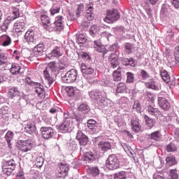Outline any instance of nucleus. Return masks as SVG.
Instances as JSON below:
<instances>
[{
	"mask_svg": "<svg viewBox=\"0 0 179 179\" xmlns=\"http://www.w3.org/2000/svg\"><path fill=\"white\" fill-rule=\"evenodd\" d=\"M9 79V75L8 73H0V84L6 82Z\"/></svg>",
	"mask_w": 179,
	"mask_h": 179,
	"instance_id": "obj_58",
	"label": "nucleus"
},
{
	"mask_svg": "<svg viewBox=\"0 0 179 179\" xmlns=\"http://www.w3.org/2000/svg\"><path fill=\"white\" fill-rule=\"evenodd\" d=\"M10 113V110L8 106H2L0 109V114L1 115H8Z\"/></svg>",
	"mask_w": 179,
	"mask_h": 179,
	"instance_id": "obj_49",
	"label": "nucleus"
},
{
	"mask_svg": "<svg viewBox=\"0 0 179 179\" xmlns=\"http://www.w3.org/2000/svg\"><path fill=\"white\" fill-rule=\"evenodd\" d=\"M22 56L24 58H30V55H31V52L27 49L22 50L21 51Z\"/></svg>",
	"mask_w": 179,
	"mask_h": 179,
	"instance_id": "obj_56",
	"label": "nucleus"
},
{
	"mask_svg": "<svg viewBox=\"0 0 179 179\" xmlns=\"http://www.w3.org/2000/svg\"><path fill=\"white\" fill-rule=\"evenodd\" d=\"M69 171V166L65 162L59 164L58 173L56 176L57 179L65 178L68 176Z\"/></svg>",
	"mask_w": 179,
	"mask_h": 179,
	"instance_id": "obj_7",
	"label": "nucleus"
},
{
	"mask_svg": "<svg viewBox=\"0 0 179 179\" xmlns=\"http://www.w3.org/2000/svg\"><path fill=\"white\" fill-rule=\"evenodd\" d=\"M0 43L3 44V47H8V45H10L12 39L8 35H2L0 37Z\"/></svg>",
	"mask_w": 179,
	"mask_h": 179,
	"instance_id": "obj_25",
	"label": "nucleus"
},
{
	"mask_svg": "<svg viewBox=\"0 0 179 179\" xmlns=\"http://www.w3.org/2000/svg\"><path fill=\"white\" fill-rule=\"evenodd\" d=\"M76 139L78 141L80 146H86L87 142H89V138L80 131L77 132Z\"/></svg>",
	"mask_w": 179,
	"mask_h": 179,
	"instance_id": "obj_13",
	"label": "nucleus"
},
{
	"mask_svg": "<svg viewBox=\"0 0 179 179\" xmlns=\"http://www.w3.org/2000/svg\"><path fill=\"white\" fill-rule=\"evenodd\" d=\"M26 29V24L24 21H17L14 24V30L15 33H22V31H24Z\"/></svg>",
	"mask_w": 179,
	"mask_h": 179,
	"instance_id": "obj_20",
	"label": "nucleus"
},
{
	"mask_svg": "<svg viewBox=\"0 0 179 179\" xmlns=\"http://www.w3.org/2000/svg\"><path fill=\"white\" fill-rule=\"evenodd\" d=\"M158 104L159 107H161V108H162V110H164L165 111L170 110V107H171L169 101L162 96H159L158 98Z\"/></svg>",
	"mask_w": 179,
	"mask_h": 179,
	"instance_id": "obj_17",
	"label": "nucleus"
},
{
	"mask_svg": "<svg viewBox=\"0 0 179 179\" xmlns=\"http://www.w3.org/2000/svg\"><path fill=\"white\" fill-rule=\"evenodd\" d=\"M57 73H58V66H57V63L55 62H50L43 71L45 81L49 87L54 83V78H52V76H57Z\"/></svg>",
	"mask_w": 179,
	"mask_h": 179,
	"instance_id": "obj_1",
	"label": "nucleus"
},
{
	"mask_svg": "<svg viewBox=\"0 0 179 179\" xmlns=\"http://www.w3.org/2000/svg\"><path fill=\"white\" fill-rule=\"evenodd\" d=\"M114 179H126L127 178V172L120 171L117 173H115L113 176Z\"/></svg>",
	"mask_w": 179,
	"mask_h": 179,
	"instance_id": "obj_44",
	"label": "nucleus"
},
{
	"mask_svg": "<svg viewBox=\"0 0 179 179\" xmlns=\"http://www.w3.org/2000/svg\"><path fill=\"white\" fill-rule=\"evenodd\" d=\"M65 19L62 15H59L55 17V22L51 25L52 31H62L64 30V22Z\"/></svg>",
	"mask_w": 179,
	"mask_h": 179,
	"instance_id": "obj_8",
	"label": "nucleus"
},
{
	"mask_svg": "<svg viewBox=\"0 0 179 179\" xmlns=\"http://www.w3.org/2000/svg\"><path fill=\"white\" fill-rule=\"evenodd\" d=\"M109 62H110V66L112 68H117L120 65L118 62V55L117 52H113L108 57Z\"/></svg>",
	"mask_w": 179,
	"mask_h": 179,
	"instance_id": "obj_18",
	"label": "nucleus"
},
{
	"mask_svg": "<svg viewBox=\"0 0 179 179\" xmlns=\"http://www.w3.org/2000/svg\"><path fill=\"white\" fill-rule=\"evenodd\" d=\"M13 13L14 16L10 15V16L7 17H12V21L15 20V19H17V17H19V16H20V13L19 12L18 8H15L13 11Z\"/></svg>",
	"mask_w": 179,
	"mask_h": 179,
	"instance_id": "obj_52",
	"label": "nucleus"
},
{
	"mask_svg": "<svg viewBox=\"0 0 179 179\" xmlns=\"http://www.w3.org/2000/svg\"><path fill=\"white\" fill-rule=\"evenodd\" d=\"M146 111L148 115H150L151 117H155V118H157L159 115H162V112L159 110V108H155L152 106V105H149L147 106Z\"/></svg>",
	"mask_w": 179,
	"mask_h": 179,
	"instance_id": "obj_15",
	"label": "nucleus"
},
{
	"mask_svg": "<svg viewBox=\"0 0 179 179\" xmlns=\"http://www.w3.org/2000/svg\"><path fill=\"white\" fill-rule=\"evenodd\" d=\"M126 65H129L130 66H136V62L131 57L125 59Z\"/></svg>",
	"mask_w": 179,
	"mask_h": 179,
	"instance_id": "obj_51",
	"label": "nucleus"
},
{
	"mask_svg": "<svg viewBox=\"0 0 179 179\" xmlns=\"http://www.w3.org/2000/svg\"><path fill=\"white\" fill-rule=\"evenodd\" d=\"M131 129L134 132L138 134V132H141V129L142 126H141V122H139V120L138 117H132L131 120Z\"/></svg>",
	"mask_w": 179,
	"mask_h": 179,
	"instance_id": "obj_14",
	"label": "nucleus"
},
{
	"mask_svg": "<svg viewBox=\"0 0 179 179\" xmlns=\"http://www.w3.org/2000/svg\"><path fill=\"white\" fill-rule=\"evenodd\" d=\"M127 83H134L135 80V76L131 72L127 73Z\"/></svg>",
	"mask_w": 179,
	"mask_h": 179,
	"instance_id": "obj_46",
	"label": "nucleus"
},
{
	"mask_svg": "<svg viewBox=\"0 0 179 179\" xmlns=\"http://www.w3.org/2000/svg\"><path fill=\"white\" fill-rule=\"evenodd\" d=\"M8 94L12 96V97H15V96H20V91H19L17 87H13L9 90Z\"/></svg>",
	"mask_w": 179,
	"mask_h": 179,
	"instance_id": "obj_41",
	"label": "nucleus"
},
{
	"mask_svg": "<svg viewBox=\"0 0 179 179\" xmlns=\"http://www.w3.org/2000/svg\"><path fill=\"white\" fill-rule=\"evenodd\" d=\"M18 149L21 150V152H30V150L33 149V143L30 140L20 141Z\"/></svg>",
	"mask_w": 179,
	"mask_h": 179,
	"instance_id": "obj_10",
	"label": "nucleus"
},
{
	"mask_svg": "<svg viewBox=\"0 0 179 179\" xmlns=\"http://www.w3.org/2000/svg\"><path fill=\"white\" fill-rule=\"evenodd\" d=\"M77 41L78 44H83V43L87 41V38L85 34H80L77 38Z\"/></svg>",
	"mask_w": 179,
	"mask_h": 179,
	"instance_id": "obj_47",
	"label": "nucleus"
},
{
	"mask_svg": "<svg viewBox=\"0 0 179 179\" xmlns=\"http://www.w3.org/2000/svg\"><path fill=\"white\" fill-rule=\"evenodd\" d=\"M171 179H178V171L175 169L170 170Z\"/></svg>",
	"mask_w": 179,
	"mask_h": 179,
	"instance_id": "obj_50",
	"label": "nucleus"
},
{
	"mask_svg": "<svg viewBox=\"0 0 179 179\" xmlns=\"http://www.w3.org/2000/svg\"><path fill=\"white\" fill-rule=\"evenodd\" d=\"M44 52V44L39 43L34 48V55L36 57H41Z\"/></svg>",
	"mask_w": 179,
	"mask_h": 179,
	"instance_id": "obj_23",
	"label": "nucleus"
},
{
	"mask_svg": "<svg viewBox=\"0 0 179 179\" xmlns=\"http://www.w3.org/2000/svg\"><path fill=\"white\" fill-rule=\"evenodd\" d=\"M68 149L71 152H75L78 149V144L75 141H73L69 144Z\"/></svg>",
	"mask_w": 179,
	"mask_h": 179,
	"instance_id": "obj_54",
	"label": "nucleus"
},
{
	"mask_svg": "<svg viewBox=\"0 0 179 179\" xmlns=\"http://www.w3.org/2000/svg\"><path fill=\"white\" fill-rule=\"evenodd\" d=\"M87 127L90 129H92L94 132H99V127H97V122L93 119H90L87 121Z\"/></svg>",
	"mask_w": 179,
	"mask_h": 179,
	"instance_id": "obj_26",
	"label": "nucleus"
},
{
	"mask_svg": "<svg viewBox=\"0 0 179 179\" xmlns=\"http://www.w3.org/2000/svg\"><path fill=\"white\" fill-rule=\"evenodd\" d=\"M8 65V56L5 53L0 52V66H6Z\"/></svg>",
	"mask_w": 179,
	"mask_h": 179,
	"instance_id": "obj_35",
	"label": "nucleus"
},
{
	"mask_svg": "<svg viewBox=\"0 0 179 179\" xmlns=\"http://www.w3.org/2000/svg\"><path fill=\"white\" fill-rule=\"evenodd\" d=\"M99 147L103 152H107L111 149V143L108 141H101L99 144Z\"/></svg>",
	"mask_w": 179,
	"mask_h": 179,
	"instance_id": "obj_29",
	"label": "nucleus"
},
{
	"mask_svg": "<svg viewBox=\"0 0 179 179\" xmlns=\"http://www.w3.org/2000/svg\"><path fill=\"white\" fill-rule=\"evenodd\" d=\"M86 11L85 13H93L94 8L93 3H90L86 6Z\"/></svg>",
	"mask_w": 179,
	"mask_h": 179,
	"instance_id": "obj_63",
	"label": "nucleus"
},
{
	"mask_svg": "<svg viewBox=\"0 0 179 179\" xmlns=\"http://www.w3.org/2000/svg\"><path fill=\"white\" fill-rule=\"evenodd\" d=\"M10 72L12 75H22V73H23V71H22V69L19 64H13Z\"/></svg>",
	"mask_w": 179,
	"mask_h": 179,
	"instance_id": "obj_24",
	"label": "nucleus"
},
{
	"mask_svg": "<svg viewBox=\"0 0 179 179\" xmlns=\"http://www.w3.org/2000/svg\"><path fill=\"white\" fill-rule=\"evenodd\" d=\"M161 76L165 83H170V76L166 70H163L162 71H161Z\"/></svg>",
	"mask_w": 179,
	"mask_h": 179,
	"instance_id": "obj_42",
	"label": "nucleus"
},
{
	"mask_svg": "<svg viewBox=\"0 0 179 179\" xmlns=\"http://www.w3.org/2000/svg\"><path fill=\"white\" fill-rule=\"evenodd\" d=\"M61 10V7L59 6H53L51 9H50V15H52V16H54V15H55V13H59V10Z\"/></svg>",
	"mask_w": 179,
	"mask_h": 179,
	"instance_id": "obj_60",
	"label": "nucleus"
},
{
	"mask_svg": "<svg viewBox=\"0 0 179 179\" xmlns=\"http://www.w3.org/2000/svg\"><path fill=\"white\" fill-rule=\"evenodd\" d=\"M141 76L143 80H146V79H149V78H150V75H149V73L145 70L141 71Z\"/></svg>",
	"mask_w": 179,
	"mask_h": 179,
	"instance_id": "obj_57",
	"label": "nucleus"
},
{
	"mask_svg": "<svg viewBox=\"0 0 179 179\" xmlns=\"http://www.w3.org/2000/svg\"><path fill=\"white\" fill-rule=\"evenodd\" d=\"M170 6L167 4H164L161 9V13H164V15H167L169 13V9Z\"/></svg>",
	"mask_w": 179,
	"mask_h": 179,
	"instance_id": "obj_61",
	"label": "nucleus"
},
{
	"mask_svg": "<svg viewBox=\"0 0 179 179\" xmlns=\"http://www.w3.org/2000/svg\"><path fill=\"white\" fill-rule=\"evenodd\" d=\"M5 138L8 146H10V142L13 139V131H8L5 136Z\"/></svg>",
	"mask_w": 179,
	"mask_h": 179,
	"instance_id": "obj_45",
	"label": "nucleus"
},
{
	"mask_svg": "<svg viewBox=\"0 0 179 179\" xmlns=\"http://www.w3.org/2000/svg\"><path fill=\"white\" fill-rule=\"evenodd\" d=\"M43 164H44V158L43 157H38L35 165L40 169V167H43Z\"/></svg>",
	"mask_w": 179,
	"mask_h": 179,
	"instance_id": "obj_48",
	"label": "nucleus"
},
{
	"mask_svg": "<svg viewBox=\"0 0 179 179\" xmlns=\"http://www.w3.org/2000/svg\"><path fill=\"white\" fill-rule=\"evenodd\" d=\"M59 129L64 133L71 132L73 129V122L71 117H68V114H64L63 123L59 127Z\"/></svg>",
	"mask_w": 179,
	"mask_h": 179,
	"instance_id": "obj_3",
	"label": "nucleus"
},
{
	"mask_svg": "<svg viewBox=\"0 0 179 179\" xmlns=\"http://www.w3.org/2000/svg\"><path fill=\"white\" fill-rule=\"evenodd\" d=\"M81 72L85 75H92V73H94V69L83 63L81 64Z\"/></svg>",
	"mask_w": 179,
	"mask_h": 179,
	"instance_id": "obj_22",
	"label": "nucleus"
},
{
	"mask_svg": "<svg viewBox=\"0 0 179 179\" xmlns=\"http://www.w3.org/2000/svg\"><path fill=\"white\" fill-rule=\"evenodd\" d=\"M106 164L109 170H117L120 167V160L115 155H110L108 157Z\"/></svg>",
	"mask_w": 179,
	"mask_h": 179,
	"instance_id": "obj_5",
	"label": "nucleus"
},
{
	"mask_svg": "<svg viewBox=\"0 0 179 179\" xmlns=\"http://www.w3.org/2000/svg\"><path fill=\"white\" fill-rule=\"evenodd\" d=\"M73 118H74L77 122H80V121H82V115H80V113H74Z\"/></svg>",
	"mask_w": 179,
	"mask_h": 179,
	"instance_id": "obj_64",
	"label": "nucleus"
},
{
	"mask_svg": "<svg viewBox=\"0 0 179 179\" xmlns=\"http://www.w3.org/2000/svg\"><path fill=\"white\" fill-rule=\"evenodd\" d=\"M61 47L55 46L51 51V52L46 55L48 59H55V58H59L62 57V50Z\"/></svg>",
	"mask_w": 179,
	"mask_h": 179,
	"instance_id": "obj_11",
	"label": "nucleus"
},
{
	"mask_svg": "<svg viewBox=\"0 0 179 179\" xmlns=\"http://www.w3.org/2000/svg\"><path fill=\"white\" fill-rule=\"evenodd\" d=\"M100 31V27L97 25H92L90 28V34L92 37H96L97 34H99V32Z\"/></svg>",
	"mask_w": 179,
	"mask_h": 179,
	"instance_id": "obj_30",
	"label": "nucleus"
},
{
	"mask_svg": "<svg viewBox=\"0 0 179 179\" xmlns=\"http://www.w3.org/2000/svg\"><path fill=\"white\" fill-rule=\"evenodd\" d=\"M66 92H67V96H69V97H72L75 96V90L72 87H68L66 88Z\"/></svg>",
	"mask_w": 179,
	"mask_h": 179,
	"instance_id": "obj_59",
	"label": "nucleus"
},
{
	"mask_svg": "<svg viewBox=\"0 0 179 179\" xmlns=\"http://www.w3.org/2000/svg\"><path fill=\"white\" fill-rule=\"evenodd\" d=\"M113 80L115 82H120L122 77L121 76V69H117V71H115L113 73Z\"/></svg>",
	"mask_w": 179,
	"mask_h": 179,
	"instance_id": "obj_36",
	"label": "nucleus"
},
{
	"mask_svg": "<svg viewBox=\"0 0 179 179\" xmlns=\"http://www.w3.org/2000/svg\"><path fill=\"white\" fill-rule=\"evenodd\" d=\"M120 15L118 10L113 9L108 10L106 13V17L104 18V22L106 23H114V22H117L118 19H120Z\"/></svg>",
	"mask_w": 179,
	"mask_h": 179,
	"instance_id": "obj_4",
	"label": "nucleus"
},
{
	"mask_svg": "<svg viewBox=\"0 0 179 179\" xmlns=\"http://www.w3.org/2000/svg\"><path fill=\"white\" fill-rule=\"evenodd\" d=\"M87 171L94 177H97L100 174V169L97 166L90 167L87 169Z\"/></svg>",
	"mask_w": 179,
	"mask_h": 179,
	"instance_id": "obj_34",
	"label": "nucleus"
},
{
	"mask_svg": "<svg viewBox=\"0 0 179 179\" xmlns=\"http://www.w3.org/2000/svg\"><path fill=\"white\" fill-rule=\"evenodd\" d=\"M78 78V71L75 69L69 71L64 76L62 77V80L64 83H73L76 82Z\"/></svg>",
	"mask_w": 179,
	"mask_h": 179,
	"instance_id": "obj_6",
	"label": "nucleus"
},
{
	"mask_svg": "<svg viewBox=\"0 0 179 179\" xmlns=\"http://www.w3.org/2000/svg\"><path fill=\"white\" fill-rule=\"evenodd\" d=\"M41 19L44 29H45L48 31H52V29L50 28L51 26V24H50V17H48L47 15H42Z\"/></svg>",
	"mask_w": 179,
	"mask_h": 179,
	"instance_id": "obj_19",
	"label": "nucleus"
},
{
	"mask_svg": "<svg viewBox=\"0 0 179 179\" xmlns=\"http://www.w3.org/2000/svg\"><path fill=\"white\" fill-rule=\"evenodd\" d=\"M6 164L11 166V168H10V170H15V168L16 167V163L15 162V160L10 159L9 161H7Z\"/></svg>",
	"mask_w": 179,
	"mask_h": 179,
	"instance_id": "obj_62",
	"label": "nucleus"
},
{
	"mask_svg": "<svg viewBox=\"0 0 179 179\" xmlns=\"http://www.w3.org/2000/svg\"><path fill=\"white\" fill-rule=\"evenodd\" d=\"M127 92V86L124 83H120L116 88V93H125Z\"/></svg>",
	"mask_w": 179,
	"mask_h": 179,
	"instance_id": "obj_38",
	"label": "nucleus"
},
{
	"mask_svg": "<svg viewBox=\"0 0 179 179\" xmlns=\"http://www.w3.org/2000/svg\"><path fill=\"white\" fill-rule=\"evenodd\" d=\"M83 159L86 164H90V163H93L96 160V157H94V154L88 152L85 155Z\"/></svg>",
	"mask_w": 179,
	"mask_h": 179,
	"instance_id": "obj_28",
	"label": "nucleus"
},
{
	"mask_svg": "<svg viewBox=\"0 0 179 179\" xmlns=\"http://www.w3.org/2000/svg\"><path fill=\"white\" fill-rule=\"evenodd\" d=\"M166 150L167 152H176V150H177V147L174 143H171L166 146Z\"/></svg>",
	"mask_w": 179,
	"mask_h": 179,
	"instance_id": "obj_55",
	"label": "nucleus"
},
{
	"mask_svg": "<svg viewBox=\"0 0 179 179\" xmlns=\"http://www.w3.org/2000/svg\"><path fill=\"white\" fill-rule=\"evenodd\" d=\"M24 129L26 132H28V134H33L36 132V126L31 123H29L25 125Z\"/></svg>",
	"mask_w": 179,
	"mask_h": 179,
	"instance_id": "obj_37",
	"label": "nucleus"
},
{
	"mask_svg": "<svg viewBox=\"0 0 179 179\" xmlns=\"http://www.w3.org/2000/svg\"><path fill=\"white\" fill-rule=\"evenodd\" d=\"M89 96L92 100H94L102 108L108 106V99L106 98L107 96L106 92H100L98 90H95L90 92Z\"/></svg>",
	"mask_w": 179,
	"mask_h": 179,
	"instance_id": "obj_2",
	"label": "nucleus"
},
{
	"mask_svg": "<svg viewBox=\"0 0 179 179\" xmlns=\"http://www.w3.org/2000/svg\"><path fill=\"white\" fill-rule=\"evenodd\" d=\"M31 86L34 87L35 92L37 93L38 96L41 98L44 97V94H45V92L44 91V88H43V85L38 83H31Z\"/></svg>",
	"mask_w": 179,
	"mask_h": 179,
	"instance_id": "obj_16",
	"label": "nucleus"
},
{
	"mask_svg": "<svg viewBox=\"0 0 179 179\" xmlns=\"http://www.w3.org/2000/svg\"><path fill=\"white\" fill-rule=\"evenodd\" d=\"M95 50H96L98 52H102L103 55H105V54H107V52H108V50H107V49H106V48L103 45L95 48Z\"/></svg>",
	"mask_w": 179,
	"mask_h": 179,
	"instance_id": "obj_53",
	"label": "nucleus"
},
{
	"mask_svg": "<svg viewBox=\"0 0 179 179\" xmlns=\"http://www.w3.org/2000/svg\"><path fill=\"white\" fill-rule=\"evenodd\" d=\"M175 164H177V160L176 159V157H174V155H169L166 158V167H171V166H175Z\"/></svg>",
	"mask_w": 179,
	"mask_h": 179,
	"instance_id": "obj_27",
	"label": "nucleus"
},
{
	"mask_svg": "<svg viewBox=\"0 0 179 179\" xmlns=\"http://www.w3.org/2000/svg\"><path fill=\"white\" fill-rule=\"evenodd\" d=\"M41 132L44 139H50L54 136V130L51 127H41Z\"/></svg>",
	"mask_w": 179,
	"mask_h": 179,
	"instance_id": "obj_12",
	"label": "nucleus"
},
{
	"mask_svg": "<svg viewBox=\"0 0 179 179\" xmlns=\"http://www.w3.org/2000/svg\"><path fill=\"white\" fill-rule=\"evenodd\" d=\"M13 18L12 17H7L6 20L3 22L2 25L1 26V30L2 31H6L9 28V24L12 22V20Z\"/></svg>",
	"mask_w": 179,
	"mask_h": 179,
	"instance_id": "obj_31",
	"label": "nucleus"
},
{
	"mask_svg": "<svg viewBox=\"0 0 179 179\" xmlns=\"http://www.w3.org/2000/svg\"><path fill=\"white\" fill-rule=\"evenodd\" d=\"M25 40L29 44H37L38 43V38L34 34V31L29 29L24 35Z\"/></svg>",
	"mask_w": 179,
	"mask_h": 179,
	"instance_id": "obj_9",
	"label": "nucleus"
},
{
	"mask_svg": "<svg viewBox=\"0 0 179 179\" xmlns=\"http://www.w3.org/2000/svg\"><path fill=\"white\" fill-rule=\"evenodd\" d=\"M124 48L125 52H127V54H131V52H134V51H135V46H134V45H132L131 43H125Z\"/></svg>",
	"mask_w": 179,
	"mask_h": 179,
	"instance_id": "obj_40",
	"label": "nucleus"
},
{
	"mask_svg": "<svg viewBox=\"0 0 179 179\" xmlns=\"http://www.w3.org/2000/svg\"><path fill=\"white\" fill-rule=\"evenodd\" d=\"M78 110L81 111V113H83V114H87L89 111H90V108H89V106L86 103H82L78 107Z\"/></svg>",
	"mask_w": 179,
	"mask_h": 179,
	"instance_id": "obj_39",
	"label": "nucleus"
},
{
	"mask_svg": "<svg viewBox=\"0 0 179 179\" xmlns=\"http://www.w3.org/2000/svg\"><path fill=\"white\" fill-rule=\"evenodd\" d=\"M145 85L148 89H152V90H158L159 89L156 81H155L153 79L150 80L148 83H145Z\"/></svg>",
	"mask_w": 179,
	"mask_h": 179,
	"instance_id": "obj_32",
	"label": "nucleus"
},
{
	"mask_svg": "<svg viewBox=\"0 0 179 179\" xmlns=\"http://www.w3.org/2000/svg\"><path fill=\"white\" fill-rule=\"evenodd\" d=\"M148 138L149 139L155 141V142H160L162 141V131L160 130L154 131L148 135Z\"/></svg>",
	"mask_w": 179,
	"mask_h": 179,
	"instance_id": "obj_21",
	"label": "nucleus"
},
{
	"mask_svg": "<svg viewBox=\"0 0 179 179\" xmlns=\"http://www.w3.org/2000/svg\"><path fill=\"white\" fill-rule=\"evenodd\" d=\"M1 169L3 173L6 174V176H10V174H12V172L13 171V170H10L11 166L6 164V162L3 164Z\"/></svg>",
	"mask_w": 179,
	"mask_h": 179,
	"instance_id": "obj_33",
	"label": "nucleus"
},
{
	"mask_svg": "<svg viewBox=\"0 0 179 179\" xmlns=\"http://www.w3.org/2000/svg\"><path fill=\"white\" fill-rule=\"evenodd\" d=\"M145 124L149 127L150 128H153L155 126V120L149 117L148 115H145Z\"/></svg>",
	"mask_w": 179,
	"mask_h": 179,
	"instance_id": "obj_43",
	"label": "nucleus"
}]
</instances>
